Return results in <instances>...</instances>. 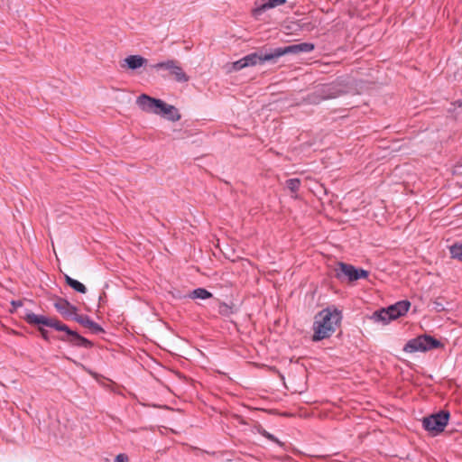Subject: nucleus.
<instances>
[{
  "label": "nucleus",
  "mask_w": 462,
  "mask_h": 462,
  "mask_svg": "<svg viewBox=\"0 0 462 462\" xmlns=\"http://www.w3.org/2000/svg\"><path fill=\"white\" fill-rule=\"evenodd\" d=\"M171 75L174 76L175 80L178 82H188L189 80V77L183 71L179 63L172 70Z\"/></svg>",
  "instance_id": "21"
},
{
  "label": "nucleus",
  "mask_w": 462,
  "mask_h": 462,
  "mask_svg": "<svg viewBox=\"0 0 462 462\" xmlns=\"http://www.w3.org/2000/svg\"><path fill=\"white\" fill-rule=\"evenodd\" d=\"M56 310L66 319H73V317L79 316V309L72 305L68 300L59 298L54 302Z\"/></svg>",
  "instance_id": "11"
},
{
  "label": "nucleus",
  "mask_w": 462,
  "mask_h": 462,
  "mask_svg": "<svg viewBox=\"0 0 462 462\" xmlns=\"http://www.w3.org/2000/svg\"><path fill=\"white\" fill-rule=\"evenodd\" d=\"M244 62H245V61L243 60V58H242V59H240L239 60H237V61L234 62V63H233V69H234L235 70H240V69H242L245 68V67H246V64H244Z\"/></svg>",
  "instance_id": "27"
},
{
  "label": "nucleus",
  "mask_w": 462,
  "mask_h": 462,
  "mask_svg": "<svg viewBox=\"0 0 462 462\" xmlns=\"http://www.w3.org/2000/svg\"><path fill=\"white\" fill-rule=\"evenodd\" d=\"M258 432L263 436L264 438H266L267 439L273 441V442H275L279 445H282V443L279 441V439L273 434L269 433L265 429H263L262 426L259 427L258 429Z\"/></svg>",
  "instance_id": "25"
},
{
  "label": "nucleus",
  "mask_w": 462,
  "mask_h": 462,
  "mask_svg": "<svg viewBox=\"0 0 462 462\" xmlns=\"http://www.w3.org/2000/svg\"><path fill=\"white\" fill-rule=\"evenodd\" d=\"M14 309H17L18 307H21L23 305V302L21 300H13L11 302Z\"/></svg>",
  "instance_id": "29"
},
{
  "label": "nucleus",
  "mask_w": 462,
  "mask_h": 462,
  "mask_svg": "<svg viewBox=\"0 0 462 462\" xmlns=\"http://www.w3.org/2000/svg\"><path fill=\"white\" fill-rule=\"evenodd\" d=\"M343 93L340 87L335 83L324 84L308 95L307 100L310 104H319L323 100L338 97Z\"/></svg>",
  "instance_id": "5"
},
{
  "label": "nucleus",
  "mask_w": 462,
  "mask_h": 462,
  "mask_svg": "<svg viewBox=\"0 0 462 462\" xmlns=\"http://www.w3.org/2000/svg\"><path fill=\"white\" fill-rule=\"evenodd\" d=\"M34 327H37L38 331L41 334V337L45 340H50L49 331L44 328L46 327L45 325H33Z\"/></svg>",
  "instance_id": "26"
},
{
  "label": "nucleus",
  "mask_w": 462,
  "mask_h": 462,
  "mask_svg": "<svg viewBox=\"0 0 462 462\" xmlns=\"http://www.w3.org/2000/svg\"><path fill=\"white\" fill-rule=\"evenodd\" d=\"M341 311L335 307H328L319 311L313 322L312 341L318 342L330 337L340 325Z\"/></svg>",
  "instance_id": "2"
},
{
  "label": "nucleus",
  "mask_w": 462,
  "mask_h": 462,
  "mask_svg": "<svg viewBox=\"0 0 462 462\" xmlns=\"http://www.w3.org/2000/svg\"><path fill=\"white\" fill-rule=\"evenodd\" d=\"M315 49V45L311 42H301L291 44L284 47L275 48V56L277 59L286 54H298L301 52H310Z\"/></svg>",
  "instance_id": "10"
},
{
  "label": "nucleus",
  "mask_w": 462,
  "mask_h": 462,
  "mask_svg": "<svg viewBox=\"0 0 462 462\" xmlns=\"http://www.w3.org/2000/svg\"><path fill=\"white\" fill-rule=\"evenodd\" d=\"M369 272L362 268H356L350 263L338 262L335 268V276L338 280L346 278L348 282H355L359 279H366Z\"/></svg>",
  "instance_id": "7"
},
{
  "label": "nucleus",
  "mask_w": 462,
  "mask_h": 462,
  "mask_svg": "<svg viewBox=\"0 0 462 462\" xmlns=\"http://www.w3.org/2000/svg\"><path fill=\"white\" fill-rule=\"evenodd\" d=\"M73 320L88 328L92 334L97 335L105 332L104 328L88 315L79 314V316L73 317Z\"/></svg>",
  "instance_id": "12"
},
{
  "label": "nucleus",
  "mask_w": 462,
  "mask_h": 462,
  "mask_svg": "<svg viewBox=\"0 0 462 462\" xmlns=\"http://www.w3.org/2000/svg\"><path fill=\"white\" fill-rule=\"evenodd\" d=\"M275 54V48L270 50V51L261 50L257 52L250 53L245 57H243L244 64L248 66H254L256 64H263L265 61H273L275 62L278 59Z\"/></svg>",
  "instance_id": "9"
},
{
  "label": "nucleus",
  "mask_w": 462,
  "mask_h": 462,
  "mask_svg": "<svg viewBox=\"0 0 462 462\" xmlns=\"http://www.w3.org/2000/svg\"><path fill=\"white\" fill-rule=\"evenodd\" d=\"M138 106L146 113L159 115L164 106V101L152 97L146 94L140 95L136 99Z\"/></svg>",
  "instance_id": "8"
},
{
  "label": "nucleus",
  "mask_w": 462,
  "mask_h": 462,
  "mask_svg": "<svg viewBox=\"0 0 462 462\" xmlns=\"http://www.w3.org/2000/svg\"><path fill=\"white\" fill-rule=\"evenodd\" d=\"M432 309L436 312H442L446 310L445 300L442 297L436 298L431 301Z\"/></svg>",
  "instance_id": "24"
},
{
  "label": "nucleus",
  "mask_w": 462,
  "mask_h": 462,
  "mask_svg": "<svg viewBox=\"0 0 462 462\" xmlns=\"http://www.w3.org/2000/svg\"><path fill=\"white\" fill-rule=\"evenodd\" d=\"M450 257L462 263V241L456 242L448 247Z\"/></svg>",
  "instance_id": "17"
},
{
  "label": "nucleus",
  "mask_w": 462,
  "mask_h": 462,
  "mask_svg": "<svg viewBox=\"0 0 462 462\" xmlns=\"http://www.w3.org/2000/svg\"><path fill=\"white\" fill-rule=\"evenodd\" d=\"M443 347V344L437 338L428 334L420 335L410 339L403 346L407 353L427 352Z\"/></svg>",
  "instance_id": "3"
},
{
  "label": "nucleus",
  "mask_w": 462,
  "mask_h": 462,
  "mask_svg": "<svg viewBox=\"0 0 462 462\" xmlns=\"http://www.w3.org/2000/svg\"><path fill=\"white\" fill-rule=\"evenodd\" d=\"M159 115L165 116L168 120L172 122L179 121L181 117L179 110L174 106L169 105L165 102L164 106L162 108Z\"/></svg>",
  "instance_id": "15"
},
{
  "label": "nucleus",
  "mask_w": 462,
  "mask_h": 462,
  "mask_svg": "<svg viewBox=\"0 0 462 462\" xmlns=\"http://www.w3.org/2000/svg\"><path fill=\"white\" fill-rule=\"evenodd\" d=\"M411 307V302L407 300H400L385 309H381L374 313V318L377 321L386 324L391 320L404 316Z\"/></svg>",
  "instance_id": "4"
},
{
  "label": "nucleus",
  "mask_w": 462,
  "mask_h": 462,
  "mask_svg": "<svg viewBox=\"0 0 462 462\" xmlns=\"http://www.w3.org/2000/svg\"><path fill=\"white\" fill-rule=\"evenodd\" d=\"M300 184L301 181L298 178L289 179L286 180V187L291 193H296L299 190Z\"/></svg>",
  "instance_id": "22"
},
{
  "label": "nucleus",
  "mask_w": 462,
  "mask_h": 462,
  "mask_svg": "<svg viewBox=\"0 0 462 462\" xmlns=\"http://www.w3.org/2000/svg\"><path fill=\"white\" fill-rule=\"evenodd\" d=\"M148 62L147 59L140 56V55H130L124 60V63L121 66L127 67L130 69H137Z\"/></svg>",
  "instance_id": "14"
},
{
  "label": "nucleus",
  "mask_w": 462,
  "mask_h": 462,
  "mask_svg": "<svg viewBox=\"0 0 462 462\" xmlns=\"http://www.w3.org/2000/svg\"><path fill=\"white\" fill-rule=\"evenodd\" d=\"M115 462H129V458L125 454H118L116 458Z\"/></svg>",
  "instance_id": "28"
},
{
  "label": "nucleus",
  "mask_w": 462,
  "mask_h": 462,
  "mask_svg": "<svg viewBox=\"0 0 462 462\" xmlns=\"http://www.w3.org/2000/svg\"><path fill=\"white\" fill-rule=\"evenodd\" d=\"M22 318L29 325H45L57 331L64 332L65 334L58 337V339L71 346L89 349L94 346L90 340L82 337L77 331L70 329L66 324L62 323L58 319L37 315L28 310L24 311Z\"/></svg>",
  "instance_id": "1"
},
{
  "label": "nucleus",
  "mask_w": 462,
  "mask_h": 462,
  "mask_svg": "<svg viewBox=\"0 0 462 462\" xmlns=\"http://www.w3.org/2000/svg\"><path fill=\"white\" fill-rule=\"evenodd\" d=\"M218 313L223 317H229L234 313V310L232 306L225 302L218 303Z\"/></svg>",
  "instance_id": "23"
},
{
  "label": "nucleus",
  "mask_w": 462,
  "mask_h": 462,
  "mask_svg": "<svg viewBox=\"0 0 462 462\" xmlns=\"http://www.w3.org/2000/svg\"><path fill=\"white\" fill-rule=\"evenodd\" d=\"M287 0H262V3L253 10L254 16H259L266 10L284 5Z\"/></svg>",
  "instance_id": "13"
},
{
  "label": "nucleus",
  "mask_w": 462,
  "mask_h": 462,
  "mask_svg": "<svg viewBox=\"0 0 462 462\" xmlns=\"http://www.w3.org/2000/svg\"><path fill=\"white\" fill-rule=\"evenodd\" d=\"M178 61L174 60H168L166 61L158 62L156 64L152 65V69H167L172 74V70L178 65Z\"/></svg>",
  "instance_id": "19"
},
{
  "label": "nucleus",
  "mask_w": 462,
  "mask_h": 462,
  "mask_svg": "<svg viewBox=\"0 0 462 462\" xmlns=\"http://www.w3.org/2000/svg\"><path fill=\"white\" fill-rule=\"evenodd\" d=\"M213 294L204 288H198L190 291L189 298L206 300L212 298Z\"/></svg>",
  "instance_id": "20"
},
{
  "label": "nucleus",
  "mask_w": 462,
  "mask_h": 462,
  "mask_svg": "<svg viewBox=\"0 0 462 462\" xmlns=\"http://www.w3.org/2000/svg\"><path fill=\"white\" fill-rule=\"evenodd\" d=\"M64 279H65L66 283L70 288H72L74 291H76L77 292H79V293H82V294L87 292L86 286L83 283H81L80 282L71 278L68 274L64 275Z\"/></svg>",
  "instance_id": "16"
},
{
  "label": "nucleus",
  "mask_w": 462,
  "mask_h": 462,
  "mask_svg": "<svg viewBox=\"0 0 462 462\" xmlns=\"http://www.w3.org/2000/svg\"><path fill=\"white\" fill-rule=\"evenodd\" d=\"M178 61L174 60H168L166 61L158 62L156 64L152 65V69H167L172 74V70L178 65Z\"/></svg>",
  "instance_id": "18"
},
{
  "label": "nucleus",
  "mask_w": 462,
  "mask_h": 462,
  "mask_svg": "<svg viewBox=\"0 0 462 462\" xmlns=\"http://www.w3.org/2000/svg\"><path fill=\"white\" fill-rule=\"evenodd\" d=\"M450 414L448 411H440L437 413L424 417L422 419V426L425 430L431 435L436 436L442 432L447 426Z\"/></svg>",
  "instance_id": "6"
}]
</instances>
